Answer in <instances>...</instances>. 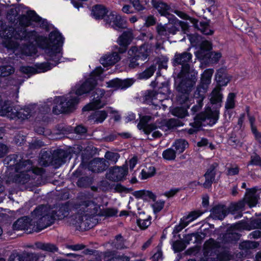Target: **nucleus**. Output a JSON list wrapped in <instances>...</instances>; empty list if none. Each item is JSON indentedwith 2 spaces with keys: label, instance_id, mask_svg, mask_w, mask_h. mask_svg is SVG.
<instances>
[{
  "label": "nucleus",
  "instance_id": "1",
  "mask_svg": "<svg viewBox=\"0 0 261 261\" xmlns=\"http://www.w3.org/2000/svg\"><path fill=\"white\" fill-rule=\"evenodd\" d=\"M32 218L23 217L18 219L13 225L14 230H26L28 232L39 231L50 225L54 221L61 217L55 211L46 205L38 206L32 213Z\"/></svg>",
  "mask_w": 261,
  "mask_h": 261
},
{
  "label": "nucleus",
  "instance_id": "2",
  "mask_svg": "<svg viewBox=\"0 0 261 261\" xmlns=\"http://www.w3.org/2000/svg\"><path fill=\"white\" fill-rule=\"evenodd\" d=\"M192 58V55L189 53H176L174 56V65H181L182 69L175 79V86L177 90L181 93L179 96L178 101L186 103L189 99L188 93L196 81L197 72L191 70L188 63Z\"/></svg>",
  "mask_w": 261,
  "mask_h": 261
},
{
  "label": "nucleus",
  "instance_id": "3",
  "mask_svg": "<svg viewBox=\"0 0 261 261\" xmlns=\"http://www.w3.org/2000/svg\"><path fill=\"white\" fill-rule=\"evenodd\" d=\"M100 214V205L95 200L83 201L78 207L76 223L82 224L91 216Z\"/></svg>",
  "mask_w": 261,
  "mask_h": 261
},
{
  "label": "nucleus",
  "instance_id": "4",
  "mask_svg": "<svg viewBox=\"0 0 261 261\" xmlns=\"http://www.w3.org/2000/svg\"><path fill=\"white\" fill-rule=\"evenodd\" d=\"M49 40L53 45H49L46 49V52L49 57L48 60L54 61L55 63L52 64L56 65L62 57L61 46L63 38L59 32H54L50 34Z\"/></svg>",
  "mask_w": 261,
  "mask_h": 261
},
{
  "label": "nucleus",
  "instance_id": "5",
  "mask_svg": "<svg viewBox=\"0 0 261 261\" xmlns=\"http://www.w3.org/2000/svg\"><path fill=\"white\" fill-rule=\"evenodd\" d=\"M218 117V111H212L210 108L206 109L204 113H201L197 116L194 119V121L190 124L192 128L188 130V134L192 135L196 133L202 125V122L208 121L207 123L211 125L215 124Z\"/></svg>",
  "mask_w": 261,
  "mask_h": 261
},
{
  "label": "nucleus",
  "instance_id": "6",
  "mask_svg": "<svg viewBox=\"0 0 261 261\" xmlns=\"http://www.w3.org/2000/svg\"><path fill=\"white\" fill-rule=\"evenodd\" d=\"M129 57V62L128 67L130 68H134L139 66V60L145 61L148 56V53L147 48L145 46H141L138 48L136 46L132 47L128 51Z\"/></svg>",
  "mask_w": 261,
  "mask_h": 261
},
{
  "label": "nucleus",
  "instance_id": "7",
  "mask_svg": "<svg viewBox=\"0 0 261 261\" xmlns=\"http://www.w3.org/2000/svg\"><path fill=\"white\" fill-rule=\"evenodd\" d=\"M102 72L103 69L101 67L96 68L91 73L90 77L76 88L75 94L77 95H82L93 90L96 85V77Z\"/></svg>",
  "mask_w": 261,
  "mask_h": 261
},
{
  "label": "nucleus",
  "instance_id": "8",
  "mask_svg": "<svg viewBox=\"0 0 261 261\" xmlns=\"http://www.w3.org/2000/svg\"><path fill=\"white\" fill-rule=\"evenodd\" d=\"M151 119L150 116H144L141 118L140 121L138 123L137 127L140 130H142L146 135L149 134L152 132V136L154 138H160L162 134L159 129H162V126L154 124H148V122Z\"/></svg>",
  "mask_w": 261,
  "mask_h": 261
},
{
  "label": "nucleus",
  "instance_id": "9",
  "mask_svg": "<svg viewBox=\"0 0 261 261\" xmlns=\"http://www.w3.org/2000/svg\"><path fill=\"white\" fill-rule=\"evenodd\" d=\"M78 101L79 100L76 97L59 98L57 100L56 106L53 108V112L55 114H59L69 112L72 110Z\"/></svg>",
  "mask_w": 261,
  "mask_h": 261
},
{
  "label": "nucleus",
  "instance_id": "10",
  "mask_svg": "<svg viewBox=\"0 0 261 261\" xmlns=\"http://www.w3.org/2000/svg\"><path fill=\"white\" fill-rule=\"evenodd\" d=\"M106 23L115 30L124 29L126 27V21L115 11L110 12L104 17Z\"/></svg>",
  "mask_w": 261,
  "mask_h": 261
},
{
  "label": "nucleus",
  "instance_id": "11",
  "mask_svg": "<svg viewBox=\"0 0 261 261\" xmlns=\"http://www.w3.org/2000/svg\"><path fill=\"white\" fill-rule=\"evenodd\" d=\"M258 197L256 194L254 189H248L244 201H240L233 205L234 210L239 211L245 206V202L247 203L250 207L254 206L257 203Z\"/></svg>",
  "mask_w": 261,
  "mask_h": 261
},
{
  "label": "nucleus",
  "instance_id": "12",
  "mask_svg": "<svg viewBox=\"0 0 261 261\" xmlns=\"http://www.w3.org/2000/svg\"><path fill=\"white\" fill-rule=\"evenodd\" d=\"M104 91L100 89H96L94 92L92 101L85 106L83 108L84 111H90L94 109H100L105 106L106 103L100 100L103 96Z\"/></svg>",
  "mask_w": 261,
  "mask_h": 261
},
{
  "label": "nucleus",
  "instance_id": "13",
  "mask_svg": "<svg viewBox=\"0 0 261 261\" xmlns=\"http://www.w3.org/2000/svg\"><path fill=\"white\" fill-rule=\"evenodd\" d=\"M133 39V34L131 32L126 31L123 32L118 38L117 43L119 46H115V50L118 51L120 54L125 53L127 49L128 45L131 43Z\"/></svg>",
  "mask_w": 261,
  "mask_h": 261
},
{
  "label": "nucleus",
  "instance_id": "14",
  "mask_svg": "<svg viewBox=\"0 0 261 261\" xmlns=\"http://www.w3.org/2000/svg\"><path fill=\"white\" fill-rule=\"evenodd\" d=\"M44 256L40 253L24 252L21 254L11 255L10 261H42Z\"/></svg>",
  "mask_w": 261,
  "mask_h": 261
},
{
  "label": "nucleus",
  "instance_id": "15",
  "mask_svg": "<svg viewBox=\"0 0 261 261\" xmlns=\"http://www.w3.org/2000/svg\"><path fill=\"white\" fill-rule=\"evenodd\" d=\"M127 170L123 167H115L110 169L107 173V178L110 180L118 181L122 180L127 175Z\"/></svg>",
  "mask_w": 261,
  "mask_h": 261
},
{
  "label": "nucleus",
  "instance_id": "16",
  "mask_svg": "<svg viewBox=\"0 0 261 261\" xmlns=\"http://www.w3.org/2000/svg\"><path fill=\"white\" fill-rule=\"evenodd\" d=\"M108 167L106 160L102 158H95L89 164L88 168L93 172L99 173L105 171Z\"/></svg>",
  "mask_w": 261,
  "mask_h": 261
},
{
  "label": "nucleus",
  "instance_id": "17",
  "mask_svg": "<svg viewBox=\"0 0 261 261\" xmlns=\"http://www.w3.org/2000/svg\"><path fill=\"white\" fill-rule=\"evenodd\" d=\"M6 109H7V112H9V113H12L13 114V117H8L10 119H15V118H21L22 119H27L31 115V110L29 108H26L20 110L19 111H17L15 109H12V107L10 106V104L9 103L8 106H5ZM8 114V113H7Z\"/></svg>",
  "mask_w": 261,
  "mask_h": 261
},
{
  "label": "nucleus",
  "instance_id": "18",
  "mask_svg": "<svg viewBox=\"0 0 261 261\" xmlns=\"http://www.w3.org/2000/svg\"><path fill=\"white\" fill-rule=\"evenodd\" d=\"M156 31L160 36H167L170 34L174 35L177 31V29L175 25L172 24H159L157 25Z\"/></svg>",
  "mask_w": 261,
  "mask_h": 261
},
{
  "label": "nucleus",
  "instance_id": "19",
  "mask_svg": "<svg viewBox=\"0 0 261 261\" xmlns=\"http://www.w3.org/2000/svg\"><path fill=\"white\" fill-rule=\"evenodd\" d=\"M231 76L227 72L225 68H220L217 70L215 75V80L219 86H226L230 81Z\"/></svg>",
  "mask_w": 261,
  "mask_h": 261
},
{
  "label": "nucleus",
  "instance_id": "20",
  "mask_svg": "<svg viewBox=\"0 0 261 261\" xmlns=\"http://www.w3.org/2000/svg\"><path fill=\"white\" fill-rule=\"evenodd\" d=\"M133 83L134 81L132 79L121 80L116 79L107 82V85L108 87L124 89L130 87Z\"/></svg>",
  "mask_w": 261,
  "mask_h": 261
},
{
  "label": "nucleus",
  "instance_id": "21",
  "mask_svg": "<svg viewBox=\"0 0 261 261\" xmlns=\"http://www.w3.org/2000/svg\"><path fill=\"white\" fill-rule=\"evenodd\" d=\"M116 51H117L116 50V51L111 54H108L102 56L100 60L101 64L104 66H106L114 65L118 62L120 58Z\"/></svg>",
  "mask_w": 261,
  "mask_h": 261
},
{
  "label": "nucleus",
  "instance_id": "22",
  "mask_svg": "<svg viewBox=\"0 0 261 261\" xmlns=\"http://www.w3.org/2000/svg\"><path fill=\"white\" fill-rule=\"evenodd\" d=\"M189 19L193 24L195 28L200 30L203 34L212 35L213 33V31L210 28L206 23L198 21L197 20L192 18H189Z\"/></svg>",
  "mask_w": 261,
  "mask_h": 261
},
{
  "label": "nucleus",
  "instance_id": "23",
  "mask_svg": "<svg viewBox=\"0 0 261 261\" xmlns=\"http://www.w3.org/2000/svg\"><path fill=\"white\" fill-rule=\"evenodd\" d=\"M227 214V208L224 205H217L212 210L211 216L215 219L222 220Z\"/></svg>",
  "mask_w": 261,
  "mask_h": 261
},
{
  "label": "nucleus",
  "instance_id": "24",
  "mask_svg": "<svg viewBox=\"0 0 261 261\" xmlns=\"http://www.w3.org/2000/svg\"><path fill=\"white\" fill-rule=\"evenodd\" d=\"M151 4L154 8L157 9L161 15L165 16L169 15L168 10L170 9V7L166 4L156 0H152Z\"/></svg>",
  "mask_w": 261,
  "mask_h": 261
},
{
  "label": "nucleus",
  "instance_id": "25",
  "mask_svg": "<svg viewBox=\"0 0 261 261\" xmlns=\"http://www.w3.org/2000/svg\"><path fill=\"white\" fill-rule=\"evenodd\" d=\"M134 196L137 198H141L144 200H152L154 201L156 199L155 195L149 190H143L135 191L134 193Z\"/></svg>",
  "mask_w": 261,
  "mask_h": 261
},
{
  "label": "nucleus",
  "instance_id": "26",
  "mask_svg": "<svg viewBox=\"0 0 261 261\" xmlns=\"http://www.w3.org/2000/svg\"><path fill=\"white\" fill-rule=\"evenodd\" d=\"M215 175L216 171L214 167H210L204 175L205 181L203 184V187L208 188L211 187L212 184L214 181Z\"/></svg>",
  "mask_w": 261,
  "mask_h": 261
},
{
  "label": "nucleus",
  "instance_id": "27",
  "mask_svg": "<svg viewBox=\"0 0 261 261\" xmlns=\"http://www.w3.org/2000/svg\"><path fill=\"white\" fill-rule=\"evenodd\" d=\"M107 117V113L105 111H97L93 113L89 117L90 120L95 123L102 122Z\"/></svg>",
  "mask_w": 261,
  "mask_h": 261
},
{
  "label": "nucleus",
  "instance_id": "28",
  "mask_svg": "<svg viewBox=\"0 0 261 261\" xmlns=\"http://www.w3.org/2000/svg\"><path fill=\"white\" fill-rule=\"evenodd\" d=\"M156 172L155 167L152 165L146 166L140 173V178L142 180L146 179L153 176Z\"/></svg>",
  "mask_w": 261,
  "mask_h": 261
},
{
  "label": "nucleus",
  "instance_id": "29",
  "mask_svg": "<svg viewBox=\"0 0 261 261\" xmlns=\"http://www.w3.org/2000/svg\"><path fill=\"white\" fill-rule=\"evenodd\" d=\"M108 12L106 8L102 5L94 6L92 11L93 16L96 19L102 18Z\"/></svg>",
  "mask_w": 261,
  "mask_h": 261
},
{
  "label": "nucleus",
  "instance_id": "30",
  "mask_svg": "<svg viewBox=\"0 0 261 261\" xmlns=\"http://www.w3.org/2000/svg\"><path fill=\"white\" fill-rule=\"evenodd\" d=\"M210 256H213V257H206L204 261H227L231 258V256L227 252H223L219 255H212L211 253Z\"/></svg>",
  "mask_w": 261,
  "mask_h": 261
},
{
  "label": "nucleus",
  "instance_id": "31",
  "mask_svg": "<svg viewBox=\"0 0 261 261\" xmlns=\"http://www.w3.org/2000/svg\"><path fill=\"white\" fill-rule=\"evenodd\" d=\"M32 166L29 160L22 161L16 165V171L17 172L23 173L32 169Z\"/></svg>",
  "mask_w": 261,
  "mask_h": 261
},
{
  "label": "nucleus",
  "instance_id": "32",
  "mask_svg": "<svg viewBox=\"0 0 261 261\" xmlns=\"http://www.w3.org/2000/svg\"><path fill=\"white\" fill-rule=\"evenodd\" d=\"M203 213V212L200 211L191 212L187 216L182 218L185 221V224L188 225L191 222L200 217Z\"/></svg>",
  "mask_w": 261,
  "mask_h": 261
},
{
  "label": "nucleus",
  "instance_id": "33",
  "mask_svg": "<svg viewBox=\"0 0 261 261\" xmlns=\"http://www.w3.org/2000/svg\"><path fill=\"white\" fill-rule=\"evenodd\" d=\"M221 88L220 87L215 88L211 93L210 100L212 103L214 104L220 102L222 99V95L220 93Z\"/></svg>",
  "mask_w": 261,
  "mask_h": 261
},
{
  "label": "nucleus",
  "instance_id": "34",
  "mask_svg": "<svg viewBox=\"0 0 261 261\" xmlns=\"http://www.w3.org/2000/svg\"><path fill=\"white\" fill-rule=\"evenodd\" d=\"M31 36L33 37L34 39H36V32H27L26 30L24 29H23V30L21 31L20 33L17 34L16 33L14 35V37L17 39L29 38Z\"/></svg>",
  "mask_w": 261,
  "mask_h": 261
},
{
  "label": "nucleus",
  "instance_id": "35",
  "mask_svg": "<svg viewBox=\"0 0 261 261\" xmlns=\"http://www.w3.org/2000/svg\"><path fill=\"white\" fill-rule=\"evenodd\" d=\"M173 146L178 153H182L188 146V142L184 139H179L176 140Z\"/></svg>",
  "mask_w": 261,
  "mask_h": 261
},
{
  "label": "nucleus",
  "instance_id": "36",
  "mask_svg": "<svg viewBox=\"0 0 261 261\" xmlns=\"http://www.w3.org/2000/svg\"><path fill=\"white\" fill-rule=\"evenodd\" d=\"M218 244L213 239H210L207 240L204 245L205 253L208 254L212 250L219 247Z\"/></svg>",
  "mask_w": 261,
  "mask_h": 261
},
{
  "label": "nucleus",
  "instance_id": "37",
  "mask_svg": "<svg viewBox=\"0 0 261 261\" xmlns=\"http://www.w3.org/2000/svg\"><path fill=\"white\" fill-rule=\"evenodd\" d=\"M213 73L214 70L212 69L205 70L201 76L202 84L206 85L210 84Z\"/></svg>",
  "mask_w": 261,
  "mask_h": 261
},
{
  "label": "nucleus",
  "instance_id": "38",
  "mask_svg": "<svg viewBox=\"0 0 261 261\" xmlns=\"http://www.w3.org/2000/svg\"><path fill=\"white\" fill-rule=\"evenodd\" d=\"M36 246L40 249L48 252H53L57 250V247L55 245L50 243H38L36 244Z\"/></svg>",
  "mask_w": 261,
  "mask_h": 261
},
{
  "label": "nucleus",
  "instance_id": "39",
  "mask_svg": "<svg viewBox=\"0 0 261 261\" xmlns=\"http://www.w3.org/2000/svg\"><path fill=\"white\" fill-rule=\"evenodd\" d=\"M156 70V67L154 65H151L145 71L139 74L140 79H147L151 77Z\"/></svg>",
  "mask_w": 261,
  "mask_h": 261
},
{
  "label": "nucleus",
  "instance_id": "40",
  "mask_svg": "<svg viewBox=\"0 0 261 261\" xmlns=\"http://www.w3.org/2000/svg\"><path fill=\"white\" fill-rule=\"evenodd\" d=\"M240 248L245 251L254 249L258 246V244L255 242L246 241L240 244Z\"/></svg>",
  "mask_w": 261,
  "mask_h": 261
},
{
  "label": "nucleus",
  "instance_id": "41",
  "mask_svg": "<svg viewBox=\"0 0 261 261\" xmlns=\"http://www.w3.org/2000/svg\"><path fill=\"white\" fill-rule=\"evenodd\" d=\"M14 72V69L10 65L0 67V76H7Z\"/></svg>",
  "mask_w": 261,
  "mask_h": 261
},
{
  "label": "nucleus",
  "instance_id": "42",
  "mask_svg": "<svg viewBox=\"0 0 261 261\" xmlns=\"http://www.w3.org/2000/svg\"><path fill=\"white\" fill-rule=\"evenodd\" d=\"M9 103L8 102H3L1 97H0V116H5L7 117H13V114L12 113H7V109H6V106H8Z\"/></svg>",
  "mask_w": 261,
  "mask_h": 261
},
{
  "label": "nucleus",
  "instance_id": "43",
  "mask_svg": "<svg viewBox=\"0 0 261 261\" xmlns=\"http://www.w3.org/2000/svg\"><path fill=\"white\" fill-rule=\"evenodd\" d=\"M171 113L178 117L183 118L187 115V110L184 108L177 107L171 111Z\"/></svg>",
  "mask_w": 261,
  "mask_h": 261
},
{
  "label": "nucleus",
  "instance_id": "44",
  "mask_svg": "<svg viewBox=\"0 0 261 261\" xmlns=\"http://www.w3.org/2000/svg\"><path fill=\"white\" fill-rule=\"evenodd\" d=\"M162 155L163 158L167 160H174L176 156L175 151L171 148H169L164 151Z\"/></svg>",
  "mask_w": 261,
  "mask_h": 261
},
{
  "label": "nucleus",
  "instance_id": "45",
  "mask_svg": "<svg viewBox=\"0 0 261 261\" xmlns=\"http://www.w3.org/2000/svg\"><path fill=\"white\" fill-rule=\"evenodd\" d=\"M234 93H230L228 94L226 102L225 103V108L227 109H232L234 107Z\"/></svg>",
  "mask_w": 261,
  "mask_h": 261
},
{
  "label": "nucleus",
  "instance_id": "46",
  "mask_svg": "<svg viewBox=\"0 0 261 261\" xmlns=\"http://www.w3.org/2000/svg\"><path fill=\"white\" fill-rule=\"evenodd\" d=\"M105 157L112 163H115L118 161L119 155L117 153L108 151L106 153Z\"/></svg>",
  "mask_w": 261,
  "mask_h": 261
},
{
  "label": "nucleus",
  "instance_id": "47",
  "mask_svg": "<svg viewBox=\"0 0 261 261\" xmlns=\"http://www.w3.org/2000/svg\"><path fill=\"white\" fill-rule=\"evenodd\" d=\"M240 236L239 233L236 231L229 232L225 234L224 239L227 242H232L236 241L239 239Z\"/></svg>",
  "mask_w": 261,
  "mask_h": 261
},
{
  "label": "nucleus",
  "instance_id": "48",
  "mask_svg": "<svg viewBox=\"0 0 261 261\" xmlns=\"http://www.w3.org/2000/svg\"><path fill=\"white\" fill-rule=\"evenodd\" d=\"M156 92L154 91H148L144 95V98L147 102L155 104Z\"/></svg>",
  "mask_w": 261,
  "mask_h": 261
},
{
  "label": "nucleus",
  "instance_id": "49",
  "mask_svg": "<svg viewBox=\"0 0 261 261\" xmlns=\"http://www.w3.org/2000/svg\"><path fill=\"white\" fill-rule=\"evenodd\" d=\"M165 201L163 200H158L152 204V207L154 213L160 212L164 207Z\"/></svg>",
  "mask_w": 261,
  "mask_h": 261
},
{
  "label": "nucleus",
  "instance_id": "50",
  "mask_svg": "<svg viewBox=\"0 0 261 261\" xmlns=\"http://www.w3.org/2000/svg\"><path fill=\"white\" fill-rule=\"evenodd\" d=\"M173 248L175 252H180L185 249L186 245L182 241H177L173 243Z\"/></svg>",
  "mask_w": 261,
  "mask_h": 261
},
{
  "label": "nucleus",
  "instance_id": "51",
  "mask_svg": "<svg viewBox=\"0 0 261 261\" xmlns=\"http://www.w3.org/2000/svg\"><path fill=\"white\" fill-rule=\"evenodd\" d=\"M210 54L208 51L201 48H199V49L195 53L196 56L200 60H203L207 57L208 58Z\"/></svg>",
  "mask_w": 261,
  "mask_h": 261
},
{
  "label": "nucleus",
  "instance_id": "52",
  "mask_svg": "<svg viewBox=\"0 0 261 261\" xmlns=\"http://www.w3.org/2000/svg\"><path fill=\"white\" fill-rule=\"evenodd\" d=\"M221 57L222 55L219 52H211L208 56L211 62L214 63L218 62Z\"/></svg>",
  "mask_w": 261,
  "mask_h": 261
},
{
  "label": "nucleus",
  "instance_id": "53",
  "mask_svg": "<svg viewBox=\"0 0 261 261\" xmlns=\"http://www.w3.org/2000/svg\"><path fill=\"white\" fill-rule=\"evenodd\" d=\"M204 96L203 94H200L199 98L196 99V102L198 105L193 106L192 108V111L194 113L198 111L202 106V101Z\"/></svg>",
  "mask_w": 261,
  "mask_h": 261
},
{
  "label": "nucleus",
  "instance_id": "54",
  "mask_svg": "<svg viewBox=\"0 0 261 261\" xmlns=\"http://www.w3.org/2000/svg\"><path fill=\"white\" fill-rule=\"evenodd\" d=\"M115 246L119 249H122L125 247L124 241L122 237L120 234L116 237Z\"/></svg>",
  "mask_w": 261,
  "mask_h": 261
},
{
  "label": "nucleus",
  "instance_id": "55",
  "mask_svg": "<svg viewBox=\"0 0 261 261\" xmlns=\"http://www.w3.org/2000/svg\"><path fill=\"white\" fill-rule=\"evenodd\" d=\"M137 224L141 228L143 229H146L151 224L150 219H145L137 221Z\"/></svg>",
  "mask_w": 261,
  "mask_h": 261
},
{
  "label": "nucleus",
  "instance_id": "56",
  "mask_svg": "<svg viewBox=\"0 0 261 261\" xmlns=\"http://www.w3.org/2000/svg\"><path fill=\"white\" fill-rule=\"evenodd\" d=\"M250 164L261 166V159L260 157L257 154L252 155Z\"/></svg>",
  "mask_w": 261,
  "mask_h": 261
},
{
  "label": "nucleus",
  "instance_id": "57",
  "mask_svg": "<svg viewBox=\"0 0 261 261\" xmlns=\"http://www.w3.org/2000/svg\"><path fill=\"white\" fill-rule=\"evenodd\" d=\"M160 94L163 95L164 97H167L168 98L169 95L170 94V91L169 89V88L167 86H163L162 87L160 88L158 91Z\"/></svg>",
  "mask_w": 261,
  "mask_h": 261
},
{
  "label": "nucleus",
  "instance_id": "58",
  "mask_svg": "<svg viewBox=\"0 0 261 261\" xmlns=\"http://www.w3.org/2000/svg\"><path fill=\"white\" fill-rule=\"evenodd\" d=\"M200 48L208 51L212 48V43L207 40H203L200 44Z\"/></svg>",
  "mask_w": 261,
  "mask_h": 261
},
{
  "label": "nucleus",
  "instance_id": "59",
  "mask_svg": "<svg viewBox=\"0 0 261 261\" xmlns=\"http://www.w3.org/2000/svg\"><path fill=\"white\" fill-rule=\"evenodd\" d=\"M51 68V64L49 63H41L38 66L40 72H45Z\"/></svg>",
  "mask_w": 261,
  "mask_h": 261
},
{
  "label": "nucleus",
  "instance_id": "60",
  "mask_svg": "<svg viewBox=\"0 0 261 261\" xmlns=\"http://www.w3.org/2000/svg\"><path fill=\"white\" fill-rule=\"evenodd\" d=\"M134 8L137 11H141L144 7L140 4V0H130Z\"/></svg>",
  "mask_w": 261,
  "mask_h": 261
},
{
  "label": "nucleus",
  "instance_id": "61",
  "mask_svg": "<svg viewBox=\"0 0 261 261\" xmlns=\"http://www.w3.org/2000/svg\"><path fill=\"white\" fill-rule=\"evenodd\" d=\"M20 71L25 74L35 73L36 69L30 66H22L20 69Z\"/></svg>",
  "mask_w": 261,
  "mask_h": 261
},
{
  "label": "nucleus",
  "instance_id": "62",
  "mask_svg": "<svg viewBox=\"0 0 261 261\" xmlns=\"http://www.w3.org/2000/svg\"><path fill=\"white\" fill-rule=\"evenodd\" d=\"M117 214V211L114 208H107L103 212V214L106 216L112 217Z\"/></svg>",
  "mask_w": 261,
  "mask_h": 261
},
{
  "label": "nucleus",
  "instance_id": "63",
  "mask_svg": "<svg viewBox=\"0 0 261 261\" xmlns=\"http://www.w3.org/2000/svg\"><path fill=\"white\" fill-rule=\"evenodd\" d=\"M185 221L182 218L180 220V223L178 225L176 226V227L174 228V231L175 233H177L181 231L182 229H184L185 227L188 226V225L185 224Z\"/></svg>",
  "mask_w": 261,
  "mask_h": 261
},
{
  "label": "nucleus",
  "instance_id": "64",
  "mask_svg": "<svg viewBox=\"0 0 261 261\" xmlns=\"http://www.w3.org/2000/svg\"><path fill=\"white\" fill-rule=\"evenodd\" d=\"M129 257L127 256H120L118 257H112L111 259L108 261H128Z\"/></svg>",
  "mask_w": 261,
  "mask_h": 261
}]
</instances>
